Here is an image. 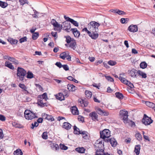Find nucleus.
<instances>
[{
    "instance_id": "obj_47",
    "label": "nucleus",
    "mask_w": 155,
    "mask_h": 155,
    "mask_svg": "<svg viewBox=\"0 0 155 155\" xmlns=\"http://www.w3.org/2000/svg\"><path fill=\"white\" fill-rule=\"evenodd\" d=\"M33 77V74L31 72L28 71L27 73V78H32Z\"/></svg>"
},
{
    "instance_id": "obj_31",
    "label": "nucleus",
    "mask_w": 155,
    "mask_h": 155,
    "mask_svg": "<svg viewBox=\"0 0 155 155\" xmlns=\"http://www.w3.org/2000/svg\"><path fill=\"white\" fill-rule=\"evenodd\" d=\"M146 105L150 107L153 108H155V104L149 101H147L146 102Z\"/></svg>"
},
{
    "instance_id": "obj_11",
    "label": "nucleus",
    "mask_w": 155,
    "mask_h": 155,
    "mask_svg": "<svg viewBox=\"0 0 155 155\" xmlns=\"http://www.w3.org/2000/svg\"><path fill=\"white\" fill-rule=\"evenodd\" d=\"M96 110L97 113L101 115L107 116L109 114L108 112L104 110H102L99 107L97 108Z\"/></svg>"
},
{
    "instance_id": "obj_46",
    "label": "nucleus",
    "mask_w": 155,
    "mask_h": 155,
    "mask_svg": "<svg viewBox=\"0 0 155 155\" xmlns=\"http://www.w3.org/2000/svg\"><path fill=\"white\" fill-rule=\"evenodd\" d=\"M45 115L46 116V119L49 120H51V121L54 120V118L51 115Z\"/></svg>"
},
{
    "instance_id": "obj_1",
    "label": "nucleus",
    "mask_w": 155,
    "mask_h": 155,
    "mask_svg": "<svg viewBox=\"0 0 155 155\" xmlns=\"http://www.w3.org/2000/svg\"><path fill=\"white\" fill-rule=\"evenodd\" d=\"M100 25L98 23L91 21L88 24V28L91 32H97L98 31V27Z\"/></svg>"
},
{
    "instance_id": "obj_49",
    "label": "nucleus",
    "mask_w": 155,
    "mask_h": 155,
    "mask_svg": "<svg viewBox=\"0 0 155 155\" xmlns=\"http://www.w3.org/2000/svg\"><path fill=\"white\" fill-rule=\"evenodd\" d=\"M42 138L45 140L47 139L48 137L47 135V133L46 131L44 132L42 135Z\"/></svg>"
},
{
    "instance_id": "obj_28",
    "label": "nucleus",
    "mask_w": 155,
    "mask_h": 155,
    "mask_svg": "<svg viewBox=\"0 0 155 155\" xmlns=\"http://www.w3.org/2000/svg\"><path fill=\"white\" fill-rule=\"evenodd\" d=\"M75 150L79 153H84V152L85 149L83 147H78L76 148Z\"/></svg>"
},
{
    "instance_id": "obj_6",
    "label": "nucleus",
    "mask_w": 155,
    "mask_h": 155,
    "mask_svg": "<svg viewBox=\"0 0 155 155\" xmlns=\"http://www.w3.org/2000/svg\"><path fill=\"white\" fill-rule=\"evenodd\" d=\"M68 21H65L63 22L62 25H61V29L66 31L68 32H69L71 31V24L67 22Z\"/></svg>"
},
{
    "instance_id": "obj_10",
    "label": "nucleus",
    "mask_w": 155,
    "mask_h": 155,
    "mask_svg": "<svg viewBox=\"0 0 155 155\" xmlns=\"http://www.w3.org/2000/svg\"><path fill=\"white\" fill-rule=\"evenodd\" d=\"M64 96L68 97L66 91L64 92V94L61 93H59L56 95V98L58 100L61 101L64 100Z\"/></svg>"
},
{
    "instance_id": "obj_24",
    "label": "nucleus",
    "mask_w": 155,
    "mask_h": 155,
    "mask_svg": "<svg viewBox=\"0 0 155 155\" xmlns=\"http://www.w3.org/2000/svg\"><path fill=\"white\" fill-rule=\"evenodd\" d=\"M96 152H95L96 155H104V150L103 149H100L97 150H95Z\"/></svg>"
},
{
    "instance_id": "obj_48",
    "label": "nucleus",
    "mask_w": 155,
    "mask_h": 155,
    "mask_svg": "<svg viewBox=\"0 0 155 155\" xmlns=\"http://www.w3.org/2000/svg\"><path fill=\"white\" fill-rule=\"evenodd\" d=\"M136 71L135 70H131L130 71V75L132 77L134 78H137L136 75V72L135 71Z\"/></svg>"
},
{
    "instance_id": "obj_36",
    "label": "nucleus",
    "mask_w": 155,
    "mask_h": 155,
    "mask_svg": "<svg viewBox=\"0 0 155 155\" xmlns=\"http://www.w3.org/2000/svg\"><path fill=\"white\" fill-rule=\"evenodd\" d=\"M8 5L7 3L2 1H0V6L2 8H5L8 6Z\"/></svg>"
},
{
    "instance_id": "obj_22",
    "label": "nucleus",
    "mask_w": 155,
    "mask_h": 155,
    "mask_svg": "<svg viewBox=\"0 0 155 155\" xmlns=\"http://www.w3.org/2000/svg\"><path fill=\"white\" fill-rule=\"evenodd\" d=\"M71 125L69 123L64 122L63 123V127L64 128L68 130L71 128Z\"/></svg>"
},
{
    "instance_id": "obj_13",
    "label": "nucleus",
    "mask_w": 155,
    "mask_h": 155,
    "mask_svg": "<svg viewBox=\"0 0 155 155\" xmlns=\"http://www.w3.org/2000/svg\"><path fill=\"white\" fill-rule=\"evenodd\" d=\"M128 30L131 32H136L138 30L137 26L136 25H131L128 27Z\"/></svg>"
},
{
    "instance_id": "obj_29",
    "label": "nucleus",
    "mask_w": 155,
    "mask_h": 155,
    "mask_svg": "<svg viewBox=\"0 0 155 155\" xmlns=\"http://www.w3.org/2000/svg\"><path fill=\"white\" fill-rule=\"evenodd\" d=\"M138 75L141 76L142 78H146L147 77V75L145 73L140 71H138L137 73Z\"/></svg>"
},
{
    "instance_id": "obj_9",
    "label": "nucleus",
    "mask_w": 155,
    "mask_h": 155,
    "mask_svg": "<svg viewBox=\"0 0 155 155\" xmlns=\"http://www.w3.org/2000/svg\"><path fill=\"white\" fill-rule=\"evenodd\" d=\"M119 79L123 83L128 85L131 88H133L134 87L133 84L130 83V82L121 76L119 77Z\"/></svg>"
},
{
    "instance_id": "obj_50",
    "label": "nucleus",
    "mask_w": 155,
    "mask_h": 155,
    "mask_svg": "<svg viewBox=\"0 0 155 155\" xmlns=\"http://www.w3.org/2000/svg\"><path fill=\"white\" fill-rule=\"evenodd\" d=\"M19 2L20 3V5H24L25 3L28 4V2L27 0H19Z\"/></svg>"
},
{
    "instance_id": "obj_4",
    "label": "nucleus",
    "mask_w": 155,
    "mask_h": 155,
    "mask_svg": "<svg viewBox=\"0 0 155 155\" xmlns=\"http://www.w3.org/2000/svg\"><path fill=\"white\" fill-rule=\"evenodd\" d=\"M25 118L28 120H32L34 118H37L35 113L28 110H26L24 112Z\"/></svg>"
},
{
    "instance_id": "obj_44",
    "label": "nucleus",
    "mask_w": 155,
    "mask_h": 155,
    "mask_svg": "<svg viewBox=\"0 0 155 155\" xmlns=\"http://www.w3.org/2000/svg\"><path fill=\"white\" fill-rule=\"evenodd\" d=\"M147 64L145 62H143L140 64V67L142 69H144L147 67Z\"/></svg>"
},
{
    "instance_id": "obj_58",
    "label": "nucleus",
    "mask_w": 155,
    "mask_h": 155,
    "mask_svg": "<svg viewBox=\"0 0 155 155\" xmlns=\"http://www.w3.org/2000/svg\"><path fill=\"white\" fill-rule=\"evenodd\" d=\"M53 26L55 28H59L60 27L61 28V25L57 21L54 23V25Z\"/></svg>"
},
{
    "instance_id": "obj_40",
    "label": "nucleus",
    "mask_w": 155,
    "mask_h": 155,
    "mask_svg": "<svg viewBox=\"0 0 155 155\" xmlns=\"http://www.w3.org/2000/svg\"><path fill=\"white\" fill-rule=\"evenodd\" d=\"M8 41L12 44H16L18 42L17 40L13 39L12 38H9L8 39Z\"/></svg>"
},
{
    "instance_id": "obj_61",
    "label": "nucleus",
    "mask_w": 155,
    "mask_h": 155,
    "mask_svg": "<svg viewBox=\"0 0 155 155\" xmlns=\"http://www.w3.org/2000/svg\"><path fill=\"white\" fill-rule=\"evenodd\" d=\"M5 120V117L3 115L0 114V120L2 121H4Z\"/></svg>"
},
{
    "instance_id": "obj_12",
    "label": "nucleus",
    "mask_w": 155,
    "mask_h": 155,
    "mask_svg": "<svg viewBox=\"0 0 155 155\" xmlns=\"http://www.w3.org/2000/svg\"><path fill=\"white\" fill-rule=\"evenodd\" d=\"M64 18L67 21H68L71 22L76 27H78V23L77 21H74V19H71L69 17H67L66 15L64 16Z\"/></svg>"
},
{
    "instance_id": "obj_15",
    "label": "nucleus",
    "mask_w": 155,
    "mask_h": 155,
    "mask_svg": "<svg viewBox=\"0 0 155 155\" xmlns=\"http://www.w3.org/2000/svg\"><path fill=\"white\" fill-rule=\"evenodd\" d=\"M43 100L41 97L39 98L38 97V102L37 104L41 107H43L44 106H47L46 103L43 102Z\"/></svg>"
},
{
    "instance_id": "obj_42",
    "label": "nucleus",
    "mask_w": 155,
    "mask_h": 155,
    "mask_svg": "<svg viewBox=\"0 0 155 155\" xmlns=\"http://www.w3.org/2000/svg\"><path fill=\"white\" fill-rule=\"evenodd\" d=\"M129 21V19L128 18H122L120 19V22L122 24H126Z\"/></svg>"
},
{
    "instance_id": "obj_32",
    "label": "nucleus",
    "mask_w": 155,
    "mask_h": 155,
    "mask_svg": "<svg viewBox=\"0 0 155 155\" xmlns=\"http://www.w3.org/2000/svg\"><path fill=\"white\" fill-rule=\"evenodd\" d=\"M86 97L88 98H90L92 95V93L91 92L88 91H86L85 92Z\"/></svg>"
},
{
    "instance_id": "obj_38",
    "label": "nucleus",
    "mask_w": 155,
    "mask_h": 155,
    "mask_svg": "<svg viewBox=\"0 0 155 155\" xmlns=\"http://www.w3.org/2000/svg\"><path fill=\"white\" fill-rule=\"evenodd\" d=\"M23 153L21 150L20 149H17L15 151L14 153V155H22Z\"/></svg>"
},
{
    "instance_id": "obj_39",
    "label": "nucleus",
    "mask_w": 155,
    "mask_h": 155,
    "mask_svg": "<svg viewBox=\"0 0 155 155\" xmlns=\"http://www.w3.org/2000/svg\"><path fill=\"white\" fill-rule=\"evenodd\" d=\"M135 137L136 138L137 140L139 141L142 140V137L141 134L139 133H136L135 134Z\"/></svg>"
},
{
    "instance_id": "obj_8",
    "label": "nucleus",
    "mask_w": 155,
    "mask_h": 155,
    "mask_svg": "<svg viewBox=\"0 0 155 155\" xmlns=\"http://www.w3.org/2000/svg\"><path fill=\"white\" fill-rule=\"evenodd\" d=\"M103 146V141L101 139H99L96 140L94 144L95 150H97L98 149H102V148Z\"/></svg>"
},
{
    "instance_id": "obj_59",
    "label": "nucleus",
    "mask_w": 155,
    "mask_h": 155,
    "mask_svg": "<svg viewBox=\"0 0 155 155\" xmlns=\"http://www.w3.org/2000/svg\"><path fill=\"white\" fill-rule=\"evenodd\" d=\"M53 26L55 28H59L60 27L61 28V25L57 21L54 23V25Z\"/></svg>"
},
{
    "instance_id": "obj_18",
    "label": "nucleus",
    "mask_w": 155,
    "mask_h": 155,
    "mask_svg": "<svg viewBox=\"0 0 155 155\" xmlns=\"http://www.w3.org/2000/svg\"><path fill=\"white\" fill-rule=\"evenodd\" d=\"M71 110L72 113L73 115H78V108L75 106H74L71 108Z\"/></svg>"
},
{
    "instance_id": "obj_45",
    "label": "nucleus",
    "mask_w": 155,
    "mask_h": 155,
    "mask_svg": "<svg viewBox=\"0 0 155 155\" xmlns=\"http://www.w3.org/2000/svg\"><path fill=\"white\" fill-rule=\"evenodd\" d=\"M65 38H66V41L67 43H69L73 40V39L71 38L69 36H65Z\"/></svg>"
},
{
    "instance_id": "obj_43",
    "label": "nucleus",
    "mask_w": 155,
    "mask_h": 155,
    "mask_svg": "<svg viewBox=\"0 0 155 155\" xmlns=\"http://www.w3.org/2000/svg\"><path fill=\"white\" fill-rule=\"evenodd\" d=\"M39 36V33L38 32H36L33 34L32 38L33 40H36Z\"/></svg>"
},
{
    "instance_id": "obj_7",
    "label": "nucleus",
    "mask_w": 155,
    "mask_h": 155,
    "mask_svg": "<svg viewBox=\"0 0 155 155\" xmlns=\"http://www.w3.org/2000/svg\"><path fill=\"white\" fill-rule=\"evenodd\" d=\"M153 120L151 119L148 117L146 115L144 114L142 120V122L145 125H149L153 122Z\"/></svg>"
},
{
    "instance_id": "obj_20",
    "label": "nucleus",
    "mask_w": 155,
    "mask_h": 155,
    "mask_svg": "<svg viewBox=\"0 0 155 155\" xmlns=\"http://www.w3.org/2000/svg\"><path fill=\"white\" fill-rule=\"evenodd\" d=\"M76 87L73 84H68V89L69 91H74L76 90Z\"/></svg>"
},
{
    "instance_id": "obj_5",
    "label": "nucleus",
    "mask_w": 155,
    "mask_h": 155,
    "mask_svg": "<svg viewBox=\"0 0 155 155\" xmlns=\"http://www.w3.org/2000/svg\"><path fill=\"white\" fill-rule=\"evenodd\" d=\"M119 115L121 117L123 118V120L125 123H128V112L127 111L123 110H120L119 112Z\"/></svg>"
},
{
    "instance_id": "obj_25",
    "label": "nucleus",
    "mask_w": 155,
    "mask_h": 155,
    "mask_svg": "<svg viewBox=\"0 0 155 155\" xmlns=\"http://www.w3.org/2000/svg\"><path fill=\"white\" fill-rule=\"evenodd\" d=\"M140 146L137 145L135 146L134 149V152L137 155H139L140 153Z\"/></svg>"
},
{
    "instance_id": "obj_23",
    "label": "nucleus",
    "mask_w": 155,
    "mask_h": 155,
    "mask_svg": "<svg viewBox=\"0 0 155 155\" xmlns=\"http://www.w3.org/2000/svg\"><path fill=\"white\" fill-rule=\"evenodd\" d=\"M5 66L12 70H13L14 69V68L12 63L8 61H6L5 62Z\"/></svg>"
},
{
    "instance_id": "obj_34",
    "label": "nucleus",
    "mask_w": 155,
    "mask_h": 155,
    "mask_svg": "<svg viewBox=\"0 0 155 155\" xmlns=\"http://www.w3.org/2000/svg\"><path fill=\"white\" fill-rule=\"evenodd\" d=\"M12 125L16 128H22L23 126L21 124L14 122L12 123Z\"/></svg>"
},
{
    "instance_id": "obj_16",
    "label": "nucleus",
    "mask_w": 155,
    "mask_h": 155,
    "mask_svg": "<svg viewBox=\"0 0 155 155\" xmlns=\"http://www.w3.org/2000/svg\"><path fill=\"white\" fill-rule=\"evenodd\" d=\"M89 116L93 120L95 121L96 120L98 121V115L95 112H91L89 114Z\"/></svg>"
},
{
    "instance_id": "obj_60",
    "label": "nucleus",
    "mask_w": 155,
    "mask_h": 155,
    "mask_svg": "<svg viewBox=\"0 0 155 155\" xmlns=\"http://www.w3.org/2000/svg\"><path fill=\"white\" fill-rule=\"evenodd\" d=\"M55 65L59 68H61L62 66V65L60 62H57L55 63Z\"/></svg>"
},
{
    "instance_id": "obj_41",
    "label": "nucleus",
    "mask_w": 155,
    "mask_h": 155,
    "mask_svg": "<svg viewBox=\"0 0 155 155\" xmlns=\"http://www.w3.org/2000/svg\"><path fill=\"white\" fill-rule=\"evenodd\" d=\"M9 61L13 62L15 64H19L18 61L13 57H10Z\"/></svg>"
},
{
    "instance_id": "obj_64",
    "label": "nucleus",
    "mask_w": 155,
    "mask_h": 155,
    "mask_svg": "<svg viewBox=\"0 0 155 155\" xmlns=\"http://www.w3.org/2000/svg\"><path fill=\"white\" fill-rule=\"evenodd\" d=\"M78 119L79 121H81L82 122L84 120V118L83 117H81V116H79L78 117Z\"/></svg>"
},
{
    "instance_id": "obj_56",
    "label": "nucleus",
    "mask_w": 155,
    "mask_h": 155,
    "mask_svg": "<svg viewBox=\"0 0 155 155\" xmlns=\"http://www.w3.org/2000/svg\"><path fill=\"white\" fill-rule=\"evenodd\" d=\"M106 78L109 81L111 82H113L114 81L113 79L110 76H105Z\"/></svg>"
},
{
    "instance_id": "obj_52",
    "label": "nucleus",
    "mask_w": 155,
    "mask_h": 155,
    "mask_svg": "<svg viewBox=\"0 0 155 155\" xmlns=\"http://www.w3.org/2000/svg\"><path fill=\"white\" fill-rule=\"evenodd\" d=\"M60 147L61 149L64 150H67L68 149L67 147L65 146L64 144H60Z\"/></svg>"
},
{
    "instance_id": "obj_51",
    "label": "nucleus",
    "mask_w": 155,
    "mask_h": 155,
    "mask_svg": "<svg viewBox=\"0 0 155 155\" xmlns=\"http://www.w3.org/2000/svg\"><path fill=\"white\" fill-rule=\"evenodd\" d=\"M117 13L120 15H123L126 14V13L122 11L117 9Z\"/></svg>"
},
{
    "instance_id": "obj_54",
    "label": "nucleus",
    "mask_w": 155,
    "mask_h": 155,
    "mask_svg": "<svg viewBox=\"0 0 155 155\" xmlns=\"http://www.w3.org/2000/svg\"><path fill=\"white\" fill-rule=\"evenodd\" d=\"M27 38L26 37H24L20 38L19 39V42L20 43H22L27 41Z\"/></svg>"
},
{
    "instance_id": "obj_14",
    "label": "nucleus",
    "mask_w": 155,
    "mask_h": 155,
    "mask_svg": "<svg viewBox=\"0 0 155 155\" xmlns=\"http://www.w3.org/2000/svg\"><path fill=\"white\" fill-rule=\"evenodd\" d=\"M110 142L111 145L113 147L116 146L117 144V142L115 139L114 138H109L107 141L106 142Z\"/></svg>"
},
{
    "instance_id": "obj_53",
    "label": "nucleus",
    "mask_w": 155,
    "mask_h": 155,
    "mask_svg": "<svg viewBox=\"0 0 155 155\" xmlns=\"http://www.w3.org/2000/svg\"><path fill=\"white\" fill-rule=\"evenodd\" d=\"M78 102V103H79V105H80L81 107H83V105L84 101V100L82 99H79Z\"/></svg>"
},
{
    "instance_id": "obj_37",
    "label": "nucleus",
    "mask_w": 155,
    "mask_h": 155,
    "mask_svg": "<svg viewBox=\"0 0 155 155\" xmlns=\"http://www.w3.org/2000/svg\"><path fill=\"white\" fill-rule=\"evenodd\" d=\"M81 134H82L83 137L84 139H87L88 137V133L85 131H82Z\"/></svg>"
},
{
    "instance_id": "obj_21",
    "label": "nucleus",
    "mask_w": 155,
    "mask_h": 155,
    "mask_svg": "<svg viewBox=\"0 0 155 155\" xmlns=\"http://www.w3.org/2000/svg\"><path fill=\"white\" fill-rule=\"evenodd\" d=\"M68 54L69 52L68 51L63 52L60 54V57L61 59L64 60Z\"/></svg>"
},
{
    "instance_id": "obj_3",
    "label": "nucleus",
    "mask_w": 155,
    "mask_h": 155,
    "mask_svg": "<svg viewBox=\"0 0 155 155\" xmlns=\"http://www.w3.org/2000/svg\"><path fill=\"white\" fill-rule=\"evenodd\" d=\"M26 73V71L22 68H18L17 75L19 77V79L20 81H23L24 80Z\"/></svg>"
},
{
    "instance_id": "obj_63",
    "label": "nucleus",
    "mask_w": 155,
    "mask_h": 155,
    "mask_svg": "<svg viewBox=\"0 0 155 155\" xmlns=\"http://www.w3.org/2000/svg\"><path fill=\"white\" fill-rule=\"evenodd\" d=\"M4 137V135L2 130L0 129V139L3 138Z\"/></svg>"
},
{
    "instance_id": "obj_2",
    "label": "nucleus",
    "mask_w": 155,
    "mask_h": 155,
    "mask_svg": "<svg viewBox=\"0 0 155 155\" xmlns=\"http://www.w3.org/2000/svg\"><path fill=\"white\" fill-rule=\"evenodd\" d=\"M100 137L102 138L103 140L106 142L107 141L110 136V130L107 129H105L103 130L102 131L100 132Z\"/></svg>"
},
{
    "instance_id": "obj_62",
    "label": "nucleus",
    "mask_w": 155,
    "mask_h": 155,
    "mask_svg": "<svg viewBox=\"0 0 155 155\" xmlns=\"http://www.w3.org/2000/svg\"><path fill=\"white\" fill-rule=\"evenodd\" d=\"M82 31H85L87 32V34H88V35L89 34H91V31H90V30L88 31L87 28H83L82 30Z\"/></svg>"
},
{
    "instance_id": "obj_30",
    "label": "nucleus",
    "mask_w": 155,
    "mask_h": 155,
    "mask_svg": "<svg viewBox=\"0 0 155 155\" xmlns=\"http://www.w3.org/2000/svg\"><path fill=\"white\" fill-rule=\"evenodd\" d=\"M18 86L21 88L23 89L24 91H25L27 93H28V91L26 90L27 88L24 84L20 83Z\"/></svg>"
},
{
    "instance_id": "obj_19",
    "label": "nucleus",
    "mask_w": 155,
    "mask_h": 155,
    "mask_svg": "<svg viewBox=\"0 0 155 155\" xmlns=\"http://www.w3.org/2000/svg\"><path fill=\"white\" fill-rule=\"evenodd\" d=\"M89 36L94 39H96L98 37V34L97 32H91V34H89Z\"/></svg>"
},
{
    "instance_id": "obj_17",
    "label": "nucleus",
    "mask_w": 155,
    "mask_h": 155,
    "mask_svg": "<svg viewBox=\"0 0 155 155\" xmlns=\"http://www.w3.org/2000/svg\"><path fill=\"white\" fill-rule=\"evenodd\" d=\"M71 31H72L74 37H78L80 35V32L78 30L77 28H71Z\"/></svg>"
},
{
    "instance_id": "obj_26",
    "label": "nucleus",
    "mask_w": 155,
    "mask_h": 155,
    "mask_svg": "<svg viewBox=\"0 0 155 155\" xmlns=\"http://www.w3.org/2000/svg\"><path fill=\"white\" fill-rule=\"evenodd\" d=\"M76 44V42L74 39H73V40L70 43L69 46L73 49H74V48Z\"/></svg>"
},
{
    "instance_id": "obj_55",
    "label": "nucleus",
    "mask_w": 155,
    "mask_h": 155,
    "mask_svg": "<svg viewBox=\"0 0 155 155\" xmlns=\"http://www.w3.org/2000/svg\"><path fill=\"white\" fill-rule=\"evenodd\" d=\"M108 63L110 65L113 66L116 64V62L115 61L110 60L108 62Z\"/></svg>"
},
{
    "instance_id": "obj_33",
    "label": "nucleus",
    "mask_w": 155,
    "mask_h": 155,
    "mask_svg": "<svg viewBox=\"0 0 155 155\" xmlns=\"http://www.w3.org/2000/svg\"><path fill=\"white\" fill-rule=\"evenodd\" d=\"M38 97H41L42 100H44L45 101H46L48 99L47 94L46 93H45L42 95L39 96Z\"/></svg>"
},
{
    "instance_id": "obj_57",
    "label": "nucleus",
    "mask_w": 155,
    "mask_h": 155,
    "mask_svg": "<svg viewBox=\"0 0 155 155\" xmlns=\"http://www.w3.org/2000/svg\"><path fill=\"white\" fill-rule=\"evenodd\" d=\"M62 67L63 69L65 71H68L69 69V67L67 64H64L62 65Z\"/></svg>"
},
{
    "instance_id": "obj_27",
    "label": "nucleus",
    "mask_w": 155,
    "mask_h": 155,
    "mask_svg": "<svg viewBox=\"0 0 155 155\" xmlns=\"http://www.w3.org/2000/svg\"><path fill=\"white\" fill-rule=\"evenodd\" d=\"M74 133L75 134H81V131L76 126L74 127Z\"/></svg>"
},
{
    "instance_id": "obj_35",
    "label": "nucleus",
    "mask_w": 155,
    "mask_h": 155,
    "mask_svg": "<svg viewBox=\"0 0 155 155\" xmlns=\"http://www.w3.org/2000/svg\"><path fill=\"white\" fill-rule=\"evenodd\" d=\"M115 95H116L117 97L120 99H122L124 98L123 94L119 92H117L116 93Z\"/></svg>"
}]
</instances>
